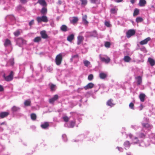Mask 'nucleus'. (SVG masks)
I'll return each mask as SVG.
<instances>
[{"mask_svg":"<svg viewBox=\"0 0 155 155\" xmlns=\"http://www.w3.org/2000/svg\"><path fill=\"white\" fill-rule=\"evenodd\" d=\"M149 122L148 119L145 118H144V122H142L141 123L143 127L148 130H150L153 127L152 125L148 124Z\"/></svg>","mask_w":155,"mask_h":155,"instance_id":"f257e3e1","label":"nucleus"},{"mask_svg":"<svg viewBox=\"0 0 155 155\" xmlns=\"http://www.w3.org/2000/svg\"><path fill=\"white\" fill-rule=\"evenodd\" d=\"M27 41L22 37L17 38L16 40V44L19 47H21L23 45L26 44Z\"/></svg>","mask_w":155,"mask_h":155,"instance_id":"f03ea898","label":"nucleus"},{"mask_svg":"<svg viewBox=\"0 0 155 155\" xmlns=\"http://www.w3.org/2000/svg\"><path fill=\"white\" fill-rule=\"evenodd\" d=\"M36 20L38 23L43 21L46 23L48 21L47 17L45 15H43L41 17H38L36 18Z\"/></svg>","mask_w":155,"mask_h":155,"instance_id":"7ed1b4c3","label":"nucleus"},{"mask_svg":"<svg viewBox=\"0 0 155 155\" xmlns=\"http://www.w3.org/2000/svg\"><path fill=\"white\" fill-rule=\"evenodd\" d=\"M62 55L61 54H59L56 57L55 60V62L58 65H60L62 62Z\"/></svg>","mask_w":155,"mask_h":155,"instance_id":"20e7f679","label":"nucleus"},{"mask_svg":"<svg viewBox=\"0 0 155 155\" xmlns=\"http://www.w3.org/2000/svg\"><path fill=\"white\" fill-rule=\"evenodd\" d=\"M16 11L20 12H25L26 11V9L25 8L21 5H19L17 6L15 9Z\"/></svg>","mask_w":155,"mask_h":155,"instance_id":"39448f33","label":"nucleus"},{"mask_svg":"<svg viewBox=\"0 0 155 155\" xmlns=\"http://www.w3.org/2000/svg\"><path fill=\"white\" fill-rule=\"evenodd\" d=\"M14 72L12 71L10 72V74L7 76L4 75L5 80L7 81H12L13 79Z\"/></svg>","mask_w":155,"mask_h":155,"instance_id":"423d86ee","label":"nucleus"},{"mask_svg":"<svg viewBox=\"0 0 155 155\" xmlns=\"http://www.w3.org/2000/svg\"><path fill=\"white\" fill-rule=\"evenodd\" d=\"M88 37H97L98 36L97 31L96 30L87 33Z\"/></svg>","mask_w":155,"mask_h":155,"instance_id":"0eeeda50","label":"nucleus"},{"mask_svg":"<svg viewBox=\"0 0 155 155\" xmlns=\"http://www.w3.org/2000/svg\"><path fill=\"white\" fill-rule=\"evenodd\" d=\"M59 98V96L58 94H55L53 97L49 99V102L51 104H54L55 101H57Z\"/></svg>","mask_w":155,"mask_h":155,"instance_id":"6e6552de","label":"nucleus"},{"mask_svg":"<svg viewBox=\"0 0 155 155\" xmlns=\"http://www.w3.org/2000/svg\"><path fill=\"white\" fill-rule=\"evenodd\" d=\"M99 58L101 62H105L107 64L110 62V59L109 58L107 57L106 58H104L101 56V54L99 55Z\"/></svg>","mask_w":155,"mask_h":155,"instance_id":"1a4fd4ad","label":"nucleus"},{"mask_svg":"<svg viewBox=\"0 0 155 155\" xmlns=\"http://www.w3.org/2000/svg\"><path fill=\"white\" fill-rule=\"evenodd\" d=\"M135 33V31L134 29H130L127 32L126 36L128 38H129L131 36L134 35Z\"/></svg>","mask_w":155,"mask_h":155,"instance_id":"9d476101","label":"nucleus"},{"mask_svg":"<svg viewBox=\"0 0 155 155\" xmlns=\"http://www.w3.org/2000/svg\"><path fill=\"white\" fill-rule=\"evenodd\" d=\"M94 84L92 83L91 82L88 83L87 85L84 86L83 88H79V89L82 90L83 89L85 90H87L88 89H91L94 87Z\"/></svg>","mask_w":155,"mask_h":155,"instance_id":"9b49d317","label":"nucleus"},{"mask_svg":"<svg viewBox=\"0 0 155 155\" xmlns=\"http://www.w3.org/2000/svg\"><path fill=\"white\" fill-rule=\"evenodd\" d=\"M20 108L15 106H13L11 108V110L13 114L20 111Z\"/></svg>","mask_w":155,"mask_h":155,"instance_id":"f8f14e48","label":"nucleus"},{"mask_svg":"<svg viewBox=\"0 0 155 155\" xmlns=\"http://www.w3.org/2000/svg\"><path fill=\"white\" fill-rule=\"evenodd\" d=\"M9 114L8 112L3 111L0 112V118H3L7 117Z\"/></svg>","mask_w":155,"mask_h":155,"instance_id":"ddd939ff","label":"nucleus"},{"mask_svg":"<svg viewBox=\"0 0 155 155\" xmlns=\"http://www.w3.org/2000/svg\"><path fill=\"white\" fill-rule=\"evenodd\" d=\"M135 78L137 81V85L139 86L141 85L142 82V77L139 76L136 77Z\"/></svg>","mask_w":155,"mask_h":155,"instance_id":"4468645a","label":"nucleus"},{"mask_svg":"<svg viewBox=\"0 0 155 155\" xmlns=\"http://www.w3.org/2000/svg\"><path fill=\"white\" fill-rule=\"evenodd\" d=\"M4 45L5 47L12 45L11 41L8 39H6L4 43Z\"/></svg>","mask_w":155,"mask_h":155,"instance_id":"2eb2a0df","label":"nucleus"},{"mask_svg":"<svg viewBox=\"0 0 155 155\" xmlns=\"http://www.w3.org/2000/svg\"><path fill=\"white\" fill-rule=\"evenodd\" d=\"M40 34L41 38L43 39H46L48 38V35L46 33L45 30L41 31L40 32Z\"/></svg>","mask_w":155,"mask_h":155,"instance_id":"dca6fc26","label":"nucleus"},{"mask_svg":"<svg viewBox=\"0 0 155 155\" xmlns=\"http://www.w3.org/2000/svg\"><path fill=\"white\" fill-rule=\"evenodd\" d=\"M118 10V9L116 7V6H115L110 8V12L111 14H116Z\"/></svg>","mask_w":155,"mask_h":155,"instance_id":"f3484780","label":"nucleus"},{"mask_svg":"<svg viewBox=\"0 0 155 155\" xmlns=\"http://www.w3.org/2000/svg\"><path fill=\"white\" fill-rule=\"evenodd\" d=\"M76 124V120L74 119L73 120L69 122V125L68 126V128H73Z\"/></svg>","mask_w":155,"mask_h":155,"instance_id":"a211bd4d","label":"nucleus"},{"mask_svg":"<svg viewBox=\"0 0 155 155\" xmlns=\"http://www.w3.org/2000/svg\"><path fill=\"white\" fill-rule=\"evenodd\" d=\"M47 6H44L41 10L40 13L42 15H45L47 13Z\"/></svg>","mask_w":155,"mask_h":155,"instance_id":"6ab92c4d","label":"nucleus"},{"mask_svg":"<svg viewBox=\"0 0 155 155\" xmlns=\"http://www.w3.org/2000/svg\"><path fill=\"white\" fill-rule=\"evenodd\" d=\"M37 3H39L43 7L47 6V3L45 0H38Z\"/></svg>","mask_w":155,"mask_h":155,"instance_id":"aec40b11","label":"nucleus"},{"mask_svg":"<svg viewBox=\"0 0 155 155\" xmlns=\"http://www.w3.org/2000/svg\"><path fill=\"white\" fill-rule=\"evenodd\" d=\"M113 101V99H110L107 102V105L108 106H109L111 107H113L115 105V104L114 103Z\"/></svg>","mask_w":155,"mask_h":155,"instance_id":"412c9836","label":"nucleus"},{"mask_svg":"<svg viewBox=\"0 0 155 155\" xmlns=\"http://www.w3.org/2000/svg\"><path fill=\"white\" fill-rule=\"evenodd\" d=\"M84 40V38L82 36L79 35L78 37V40L77 41V44L78 45H80L83 42Z\"/></svg>","mask_w":155,"mask_h":155,"instance_id":"4be33fe9","label":"nucleus"},{"mask_svg":"<svg viewBox=\"0 0 155 155\" xmlns=\"http://www.w3.org/2000/svg\"><path fill=\"white\" fill-rule=\"evenodd\" d=\"M48 85L50 87V91H51L54 92L55 91L57 88V87L55 85L52 83H50Z\"/></svg>","mask_w":155,"mask_h":155,"instance_id":"5701e85b","label":"nucleus"},{"mask_svg":"<svg viewBox=\"0 0 155 155\" xmlns=\"http://www.w3.org/2000/svg\"><path fill=\"white\" fill-rule=\"evenodd\" d=\"M151 40V38L150 37H148L144 39L143 40L141 41L140 42V43L141 45H143L146 44L148 42Z\"/></svg>","mask_w":155,"mask_h":155,"instance_id":"b1692460","label":"nucleus"},{"mask_svg":"<svg viewBox=\"0 0 155 155\" xmlns=\"http://www.w3.org/2000/svg\"><path fill=\"white\" fill-rule=\"evenodd\" d=\"M60 30L63 32H65L69 31V29L66 25H63L61 26Z\"/></svg>","mask_w":155,"mask_h":155,"instance_id":"393cba45","label":"nucleus"},{"mask_svg":"<svg viewBox=\"0 0 155 155\" xmlns=\"http://www.w3.org/2000/svg\"><path fill=\"white\" fill-rule=\"evenodd\" d=\"M146 97V95L142 93L139 94V97L141 102H143L145 101Z\"/></svg>","mask_w":155,"mask_h":155,"instance_id":"a878e982","label":"nucleus"},{"mask_svg":"<svg viewBox=\"0 0 155 155\" xmlns=\"http://www.w3.org/2000/svg\"><path fill=\"white\" fill-rule=\"evenodd\" d=\"M107 76V74L104 72H100L99 74V77L100 78L102 79H105Z\"/></svg>","mask_w":155,"mask_h":155,"instance_id":"bb28decb","label":"nucleus"},{"mask_svg":"<svg viewBox=\"0 0 155 155\" xmlns=\"http://www.w3.org/2000/svg\"><path fill=\"white\" fill-rule=\"evenodd\" d=\"M87 17L86 15H84L82 17V21L84 25H87L88 24V22L87 20Z\"/></svg>","mask_w":155,"mask_h":155,"instance_id":"cd10ccee","label":"nucleus"},{"mask_svg":"<svg viewBox=\"0 0 155 155\" xmlns=\"http://www.w3.org/2000/svg\"><path fill=\"white\" fill-rule=\"evenodd\" d=\"M147 4L145 0H140L138 5L140 7H144Z\"/></svg>","mask_w":155,"mask_h":155,"instance_id":"c85d7f7f","label":"nucleus"},{"mask_svg":"<svg viewBox=\"0 0 155 155\" xmlns=\"http://www.w3.org/2000/svg\"><path fill=\"white\" fill-rule=\"evenodd\" d=\"M49 126L48 122H46L41 125V127L43 129H46Z\"/></svg>","mask_w":155,"mask_h":155,"instance_id":"c756f323","label":"nucleus"},{"mask_svg":"<svg viewBox=\"0 0 155 155\" xmlns=\"http://www.w3.org/2000/svg\"><path fill=\"white\" fill-rule=\"evenodd\" d=\"M74 38V35L71 34L68 35L67 38V40L70 42H71Z\"/></svg>","mask_w":155,"mask_h":155,"instance_id":"7c9ffc66","label":"nucleus"},{"mask_svg":"<svg viewBox=\"0 0 155 155\" xmlns=\"http://www.w3.org/2000/svg\"><path fill=\"white\" fill-rule=\"evenodd\" d=\"M148 61L151 66H152L155 65V61L153 59L151 58H148Z\"/></svg>","mask_w":155,"mask_h":155,"instance_id":"2f4dec72","label":"nucleus"},{"mask_svg":"<svg viewBox=\"0 0 155 155\" xmlns=\"http://www.w3.org/2000/svg\"><path fill=\"white\" fill-rule=\"evenodd\" d=\"M22 30L21 29H18L14 32L13 34L15 37H17L20 34Z\"/></svg>","mask_w":155,"mask_h":155,"instance_id":"473e14b6","label":"nucleus"},{"mask_svg":"<svg viewBox=\"0 0 155 155\" xmlns=\"http://www.w3.org/2000/svg\"><path fill=\"white\" fill-rule=\"evenodd\" d=\"M131 59V58L129 56L127 55L125 56L123 58L124 61L126 62H129Z\"/></svg>","mask_w":155,"mask_h":155,"instance_id":"72a5a7b5","label":"nucleus"},{"mask_svg":"<svg viewBox=\"0 0 155 155\" xmlns=\"http://www.w3.org/2000/svg\"><path fill=\"white\" fill-rule=\"evenodd\" d=\"M78 21V17H73L72 20L71 21V22L72 24H74L76 23Z\"/></svg>","mask_w":155,"mask_h":155,"instance_id":"f704fd0d","label":"nucleus"},{"mask_svg":"<svg viewBox=\"0 0 155 155\" xmlns=\"http://www.w3.org/2000/svg\"><path fill=\"white\" fill-rule=\"evenodd\" d=\"M81 2V5L83 7H84L86 5L87 3V0H80Z\"/></svg>","mask_w":155,"mask_h":155,"instance_id":"c9c22d12","label":"nucleus"},{"mask_svg":"<svg viewBox=\"0 0 155 155\" xmlns=\"http://www.w3.org/2000/svg\"><path fill=\"white\" fill-rule=\"evenodd\" d=\"M91 3L96 4H99L100 3L101 0H90Z\"/></svg>","mask_w":155,"mask_h":155,"instance_id":"e433bc0d","label":"nucleus"},{"mask_svg":"<svg viewBox=\"0 0 155 155\" xmlns=\"http://www.w3.org/2000/svg\"><path fill=\"white\" fill-rule=\"evenodd\" d=\"M139 14V10L138 9L136 8L134 9V13L133 16H135L138 15Z\"/></svg>","mask_w":155,"mask_h":155,"instance_id":"4c0bfd02","label":"nucleus"},{"mask_svg":"<svg viewBox=\"0 0 155 155\" xmlns=\"http://www.w3.org/2000/svg\"><path fill=\"white\" fill-rule=\"evenodd\" d=\"M79 58V55L78 54H77L75 55H72L70 59L71 62H73L74 59L75 58L78 59Z\"/></svg>","mask_w":155,"mask_h":155,"instance_id":"58836bf2","label":"nucleus"},{"mask_svg":"<svg viewBox=\"0 0 155 155\" xmlns=\"http://www.w3.org/2000/svg\"><path fill=\"white\" fill-rule=\"evenodd\" d=\"M135 21L136 22L138 23L142 22L143 21V19L142 17H138L136 18Z\"/></svg>","mask_w":155,"mask_h":155,"instance_id":"ea45409f","label":"nucleus"},{"mask_svg":"<svg viewBox=\"0 0 155 155\" xmlns=\"http://www.w3.org/2000/svg\"><path fill=\"white\" fill-rule=\"evenodd\" d=\"M138 136L140 138L144 139L146 137V134L142 132H140L139 133Z\"/></svg>","mask_w":155,"mask_h":155,"instance_id":"a19ab883","label":"nucleus"},{"mask_svg":"<svg viewBox=\"0 0 155 155\" xmlns=\"http://www.w3.org/2000/svg\"><path fill=\"white\" fill-rule=\"evenodd\" d=\"M31 119L33 120H35L36 119L37 116L35 113H32L31 114Z\"/></svg>","mask_w":155,"mask_h":155,"instance_id":"79ce46f5","label":"nucleus"},{"mask_svg":"<svg viewBox=\"0 0 155 155\" xmlns=\"http://www.w3.org/2000/svg\"><path fill=\"white\" fill-rule=\"evenodd\" d=\"M7 17L12 21L15 20L16 19L15 16L13 15H7Z\"/></svg>","mask_w":155,"mask_h":155,"instance_id":"37998d69","label":"nucleus"},{"mask_svg":"<svg viewBox=\"0 0 155 155\" xmlns=\"http://www.w3.org/2000/svg\"><path fill=\"white\" fill-rule=\"evenodd\" d=\"M133 143L134 144H138L140 143V140L137 137H135L133 140Z\"/></svg>","mask_w":155,"mask_h":155,"instance_id":"c03bdc74","label":"nucleus"},{"mask_svg":"<svg viewBox=\"0 0 155 155\" xmlns=\"http://www.w3.org/2000/svg\"><path fill=\"white\" fill-rule=\"evenodd\" d=\"M41 40V38L40 37H37L34 39L33 41L34 42H38Z\"/></svg>","mask_w":155,"mask_h":155,"instance_id":"a18cd8bd","label":"nucleus"},{"mask_svg":"<svg viewBox=\"0 0 155 155\" xmlns=\"http://www.w3.org/2000/svg\"><path fill=\"white\" fill-rule=\"evenodd\" d=\"M31 102L29 100H26L24 102V105L26 106H29L31 105Z\"/></svg>","mask_w":155,"mask_h":155,"instance_id":"49530a36","label":"nucleus"},{"mask_svg":"<svg viewBox=\"0 0 155 155\" xmlns=\"http://www.w3.org/2000/svg\"><path fill=\"white\" fill-rule=\"evenodd\" d=\"M124 145L125 147H128L130 146V144L128 141H126L125 142Z\"/></svg>","mask_w":155,"mask_h":155,"instance_id":"de8ad7c7","label":"nucleus"},{"mask_svg":"<svg viewBox=\"0 0 155 155\" xmlns=\"http://www.w3.org/2000/svg\"><path fill=\"white\" fill-rule=\"evenodd\" d=\"M83 63L84 66L87 67L90 64V62L87 60L84 61Z\"/></svg>","mask_w":155,"mask_h":155,"instance_id":"09e8293b","label":"nucleus"},{"mask_svg":"<svg viewBox=\"0 0 155 155\" xmlns=\"http://www.w3.org/2000/svg\"><path fill=\"white\" fill-rule=\"evenodd\" d=\"M105 25L108 27H111V25L110 24L109 21H105L104 22Z\"/></svg>","mask_w":155,"mask_h":155,"instance_id":"8fccbe9b","label":"nucleus"},{"mask_svg":"<svg viewBox=\"0 0 155 155\" xmlns=\"http://www.w3.org/2000/svg\"><path fill=\"white\" fill-rule=\"evenodd\" d=\"M62 118L64 121L65 122H68L70 119V118L67 116H64Z\"/></svg>","mask_w":155,"mask_h":155,"instance_id":"3c124183","label":"nucleus"},{"mask_svg":"<svg viewBox=\"0 0 155 155\" xmlns=\"http://www.w3.org/2000/svg\"><path fill=\"white\" fill-rule=\"evenodd\" d=\"M110 43L108 41H106L105 42L104 46L106 48H109L110 45Z\"/></svg>","mask_w":155,"mask_h":155,"instance_id":"603ef678","label":"nucleus"},{"mask_svg":"<svg viewBox=\"0 0 155 155\" xmlns=\"http://www.w3.org/2000/svg\"><path fill=\"white\" fill-rule=\"evenodd\" d=\"M94 76L92 74H89L88 77V79L90 81H91L93 80V79Z\"/></svg>","mask_w":155,"mask_h":155,"instance_id":"864d4df0","label":"nucleus"},{"mask_svg":"<svg viewBox=\"0 0 155 155\" xmlns=\"http://www.w3.org/2000/svg\"><path fill=\"white\" fill-rule=\"evenodd\" d=\"M9 64L12 66H13L14 64V62L13 59H10L9 60Z\"/></svg>","mask_w":155,"mask_h":155,"instance_id":"5fc2aeb1","label":"nucleus"},{"mask_svg":"<svg viewBox=\"0 0 155 155\" xmlns=\"http://www.w3.org/2000/svg\"><path fill=\"white\" fill-rule=\"evenodd\" d=\"M134 104L132 102L130 103L129 105L130 108L132 109H134Z\"/></svg>","mask_w":155,"mask_h":155,"instance_id":"6e6d98bb","label":"nucleus"},{"mask_svg":"<svg viewBox=\"0 0 155 155\" xmlns=\"http://www.w3.org/2000/svg\"><path fill=\"white\" fill-rule=\"evenodd\" d=\"M34 19L32 20L31 21H30L29 23V25L31 26L33 24H34Z\"/></svg>","mask_w":155,"mask_h":155,"instance_id":"4d7b16f0","label":"nucleus"},{"mask_svg":"<svg viewBox=\"0 0 155 155\" xmlns=\"http://www.w3.org/2000/svg\"><path fill=\"white\" fill-rule=\"evenodd\" d=\"M52 68L50 66L48 67L47 71L48 72H51L52 71Z\"/></svg>","mask_w":155,"mask_h":155,"instance_id":"13d9d810","label":"nucleus"},{"mask_svg":"<svg viewBox=\"0 0 155 155\" xmlns=\"http://www.w3.org/2000/svg\"><path fill=\"white\" fill-rule=\"evenodd\" d=\"M28 1V0H20L21 3L23 4H26Z\"/></svg>","mask_w":155,"mask_h":155,"instance_id":"bf43d9fd","label":"nucleus"},{"mask_svg":"<svg viewBox=\"0 0 155 155\" xmlns=\"http://www.w3.org/2000/svg\"><path fill=\"white\" fill-rule=\"evenodd\" d=\"M117 149L120 152H122L123 151V149L121 147H117Z\"/></svg>","mask_w":155,"mask_h":155,"instance_id":"052dcab7","label":"nucleus"},{"mask_svg":"<svg viewBox=\"0 0 155 155\" xmlns=\"http://www.w3.org/2000/svg\"><path fill=\"white\" fill-rule=\"evenodd\" d=\"M62 137L63 139H64V141H66L67 140V137L66 135L65 134H63L62 136Z\"/></svg>","mask_w":155,"mask_h":155,"instance_id":"680f3d73","label":"nucleus"},{"mask_svg":"<svg viewBox=\"0 0 155 155\" xmlns=\"http://www.w3.org/2000/svg\"><path fill=\"white\" fill-rule=\"evenodd\" d=\"M4 90V89L3 86L1 85H0V92H2Z\"/></svg>","mask_w":155,"mask_h":155,"instance_id":"e2e57ef3","label":"nucleus"},{"mask_svg":"<svg viewBox=\"0 0 155 155\" xmlns=\"http://www.w3.org/2000/svg\"><path fill=\"white\" fill-rule=\"evenodd\" d=\"M129 45V44L126 43L124 45V46L125 49L127 50V46L128 45Z\"/></svg>","mask_w":155,"mask_h":155,"instance_id":"0e129e2a","label":"nucleus"},{"mask_svg":"<svg viewBox=\"0 0 155 155\" xmlns=\"http://www.w3.org/2000/svg\"><path fill=\"white\" fill-rule=\"evenodd\" d=\"M114 1L116 2L119 3L122 2L123 1V0H115Z\"/></svg>","mask_w":155,"mask_h":155,"instance_id":"69168bd1","label":"nucleus"},{"mask_svg":"<svg viewBox=\"0 0 155 155\" xmlns=\"http://www.w3.org/2000/svg\"><path fill=\"white\" fill-rule=\"evenodd\" d=\"M57 4L59 5H61L62 4V2L61 0H59L58 1Z\"/></svg>","mask_w":155,"mask_h":155,"instance_id":"338daca9","label":"nucleus"},{"mask_svg":"<svg viewBox=\"0 0 155 155\" xmlns=\"http://www.w3.org/2000/svg\"><path fill=\"white\" fill-rule=\"evenodd\" d=\"M130 2L132 4H133L134 3V2H135V0H130Z\"/></svg>","mask_w":155,"mask_h":155,"instance_id":"774afa93","label":"nucleus"}]
</instances>
